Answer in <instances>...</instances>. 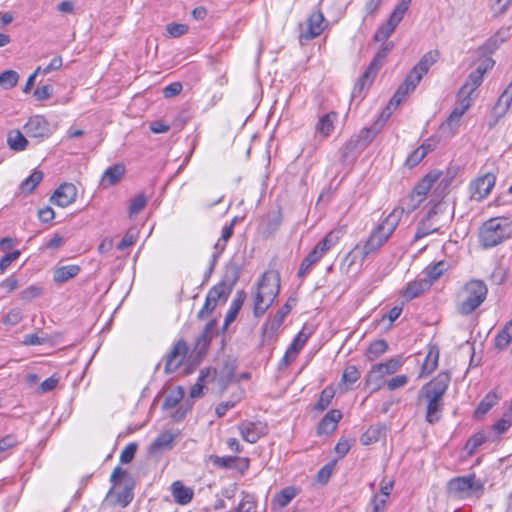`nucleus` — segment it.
Instances as JSON below:
<instances>
[{
	"label": "nucleus",
	"instance_id": "nucleus-1",
	"mask_svg": "<svg viewBox=\"0 0 512 512\" xmlns=\"http://www.w3.org/2000/svg\"><path fill=\"white\" fill-rule=\"evenodd\" d=\"M401 218L402 210H392L364 242L357 244L353 248L350 252V255H353V259L355 260L359 257L363 261L370 254L379 250L393 234Z\"/></svg>",
	"mask_w": 512,
	"mask_h": 512
},
{
	"label": "nucleus",
	"instance_id": "nucleus-2",
	"mask_svg": "<svg viewBox=\"0 0 512 512\" xmlns=\"http://www.w3.org/2000/svg\"><path fill=\"white\" fill-rule=\"evenodd\" d=\"M449 383L450 375L447 372H441L421 388L420 393L427 401L426 420L431 424L440 418L443 406L442 397L447 391Z\"/></svg>",
	"mask_w": 512,
	"mask_h": 512
},
{
	"label": "nucleus",
	"instance_id": "nucleus-3",
	"mask_svg": "<svg viewBox=\"0 0 512 512\" xmlns=\"http://www.w3.org/2000/svg\"><path fill=\"white\" fill-rule=\"evenodd\" d=\"M280 291V277L275 271L265 272L258 282L254 296L253 314L261 317L273 304Z\"/></svg>",
	"mask_w": 512,
	"mask_h": 512
},
{
	"label": "nucleus",
	"instance_id": "nucleus-4",
	"mask_svg": "<svg viewBox=\"0 0 512 512\" xmlns=\"http://www.w3.org/2000/svg\"><path fill=\"white\" fill-rule=\"evenodd\" d=\"M488 288L484 281L472 279L458 293L457 311L464 316L474 312L487 297Z\"/></svg>",
	"mask_w": 512,
	"mask_h": 512
},
{
	"label": "nucleus",
	"instance_id": "nucleus-5",
	"mask_svg": "<svg viewBox=\"0 0 512 512\" xmlns=\"http://www.w3.org/2000/svg\"><path fill=\"white\" fill-rule=\"evenodd\" d=\"M512 235V224L501 218L487 220L479 232V240L484 248H492L509 239Z\"/></svg>",
	"mask_w": 512,
	"mask_h": 512
},
{
	"label": "nucleus",
	"instance_id": "nucleus-6",
	"mask_svg": "<svg viewBox=\"0 0 512 512\" xmlns=\"http://www.w3.org/2000/svg\"><path fill=\"white\" fill-rule=\"evenodd\" d=\"M444 209V205L438 203L429 210L417 226L414 241L420 240L432 233H441L442 228L447 226L450 221V217L444 213Z\"/></svg>",
	"mask_w": 512,
	"mask_h": 512
},
{
	"label": "nucleus",
	"instance_id": "nucleus-7",
	"mask_svg": "<svg viewBox=\"0 0 512 512\" xmlns=\"http://www.w3.org/2000/svg\"><path fill=\"white\" fill-rule=\"evenodd\" d=\"M484 483L474 473L452 478L447 484L448 494L457 499H466L483 494Z\"/></svg>",
	"mask_w": 512,
	"mask_h": 512
},
{
	"label": "nucleus",
	"instance_id": "nucleus-8",
	"mask_svg": "<svg viewBox=\"0 0 512 512\" xmlns=\"http://www.w3.org/2000/svg\"><path fill=\"white\" fill-rule=\"evenodd\" d=\"M438 173L427 174L413 189L410 195L403 199L399 206L393 210H402L404 214L413 212L425 199L427 193L430 191L434 183L439 179Z\"/></svg>",
	"mask_w": 512,
	"mask_h": 512
},
{
	"label": "nucleus",
	"instance_id": "nucleus-9",
	"mask_svg": "<svg viewBox=\"0 0 512 512\" xmlns=\"http://www.w3.org/2000/svg\"><path fill=\"white\" fill-rule=\"evenodd\" d=\"M393 44L392 43H386L384 44L381 49L377 52L375 57L370 62L369 66L363 73V75L360 77L358 82L355 84L353 91H352V97L360 96L362 91L370 86L372 83L374 77L376 76L379 69L382 67L385 58L389 54V52L392 50Z\"/></svg>",
	"mask_w": 512,
	"mask_h": 512
},
{
	"label": "nucleus",
	"instance_id": "nucleus-10",
	"mask_svg": "<svg viewBox=\"0 0 512 512\" xmlns=\"http://www.w3.org/2000/svg\"><path fill=\"white\" fill-rule=\"evenodd\" d=\"M412 0H400L395 6L387 21L379 26L374 34V40L377 42L387 40L392 33L395 31L399 23L404 18V15L408 11Z\"/></svg>",
	"mask_w": 512,
	"mask_h": 512
},
{
	"label": "nucleus",
	"instance_id": "nucleus-11",
	"mask_svg": "<svg viewBox=\"0 0 512 512\" xmlns=\"http://www.w3.org/2000/svg\"><path fill=\"white\" fill-rule=\"evenodd\" d=\"M400 365V361L396 359L374 365L367 375V385L373 391L379 390L385 383V377L398 371Z\"/></svg>",
	"mask_w": 512,
	"mask_h": 512
},
{
	"label": "nucleus",
	"instance_id": "nucleus-12",
	"mask_svg": "<svg viewBox=\"0 0 512 512\" xmlns=\"http://www.w3.org/2000/svg\"><path fill=\"white\" fill-rule=\"evenodd\" d=\"M496 176L486 173L470 182L469 191L472 200L481 201L486 198L495 186Z\"/></svg>",
	"mask_w": 512,
	"mask_h": 512
},
{
	"label": "nucleus",
	"instance_id": "nucleus-13",
	"mask_svg": "<svg viewBox=\"0 0 512 512\" xmlns=\"http://www.w3.org/2000/svg\"><path fill=\"white\" fill-rule=\"evenodd\" d=\"M327 26L323 13L320 10L313 11L307 21L306 27L301 31L300 38L311 40L318 37Z\"/></svg>",
	"mask_w": 512,
	"mask_h": 512
},
{
	"label": "nucleus",
	"instance_id": "nucleus-14",
	"mask_svg": "<svg viewBox=\"0 0 512 512\" xmlns=\"http://www.w3.org/2000/svg\"><path fill=\"white\" fill-rule=\"evenodd\" d=\"M380 131L378 122H375L371 127L363 128L358 135L352 137L346 144L345 149L347 152H353L357 149L366 148Z\"/></svg>",
	"mask_w": 512,
	"mask_h": 512
},
{
	"label": "nucleus",
	"instance_id": "nucleus-15",
	"mask_svg": "<svg viewBox=\"0 0 512 512\" xmlns=\"http://www.w3.org/2000/svg\"><path fill=\"white\" fill-rule=\"evenodd\" d=\"M24 131L28 137L44 139L51 134L50 124L42 115L30 117L24 125Z\"/></svg>",
	"mask_w": 512,
	"mask_h": 512
},
{
	"label": "nucleus",
	"instance_id": "nucleus-16",
	"mask_svg": "<svg viewBox=\"0 0 512 512\" xmlns=\"http://www.w3.org/2000/svg\"><path fill=\"white\" fill-rule=\"evenodd\" d=\"M77 196V188L71 183L61 184L53 193L50 201L62 208L72 204Z\"/></svg>",
	"mask_w": 512,
	"mask_h": 512
},
{
	"label": "nucleus",
	"instance_id": "nucleus-17",
	"mask_svg": "<svg viewBox=\"0 0 512 512\" xmlns=\"http://www.w3.org/2000/svg\"><path fill=\"white\" fill-rule=\"evenodd\" d=\"M187 351L188 346L186 342L183 340L177 341L166 357L165 372H175L184 360Z\"/></svg>",
	"mask_w": 512,
	"mask_h": 512
},
{
	"label": "nucleus",
	"instance_id": "nucleus-18",
	"mask_svg": "<svg viewBox=\"0 0 512 512\" xmlns=\"http://www.w3.org/2000/svg\"><path fill=\"white\" fill-rule=\"evenodd\" d=\"M238 430L243 440L253 444L266 434V425L261 422L244 421L239 424Z\"/></svg>",
	"mask_w": 512,
	"mask_h": 512
},
{
	"label": "nucleus",
	"instance_id": "nucleus-19",
	"mask_svg": "<svg viewBox=\"0 0 512 512\" xmlns=\"http://www.w3.org/2000/svg\"><path fill=\"white\" fill-rule=\"evenodd\" d=\"M512 104V81L506 87V89L499 96L496 104L492 110V117L494 121L489 123L490 127L496 125L500 118H502L509 110Z\"/></svg>",
	"mask_w": 512,
	"mask_h": 512
},
{
	"label": "nucleus",
	"instance_id": "nucleus-20",
	"mask_svg": "<svg viewBox=\"0 0 512 512\" xmlns=\"http://www.w3.org/2000/svg\"><path fill=\"white\" fill-rule=\"evenodd\" d=\"M420 83L418 76H415L411 72H409L404 80V82L398 87L396 92L391 98V104L394 105V108H397L398 105L404 100V98L411 92L415 90L417 85Z\"/></svg>",
	"mask_w": 512,
	"mask_h": 512
},
{
	"label": "nucleus",
	"instance_id": "nucleus-21",
	"mask_svg": "<svg viewBox=\"0 0 512 512\" xmlns=\"http://www.w3.org/2000/svg\"><path fill=\"white\" fill-rule=\"evenodd\" d=\"M344 234V226H338L332 229L329 233H327L325 237L322 240H320L314 248L317 249L324 256L327 253V251H329L339 242V240L344 236Z\"/></svg>",
	"mask_w": 512,
	"mask_h": 512
},
{
	"label": "nucleus",
	"instance_id": "nucleus-22",
	"mask_svg": "<svg viewBox=\"0 0 512 512\" xmlns=\"http://www.w3.org/2000/svg\"><path fill=\"white\" fill-rule=\"evenodd\" d=\"M431 287V281L423 277H418L413 281L407 283L406 287L402 290V297L406 300H412L418 297L421 293Z\"/></svg>",
	"mask_w": 512,
	"mask_h": 512
},
{
	"label": "nucleus",
	"instance_id": "nucleus-23",
	"mask_svg": "<svg viewBox=\"0 0 512 512\" xmlns=\"http://www.w3.org/2000/svg\"><path fill=\"white\" fill-rule=\"evenodd\" d=\"M234 223L235 219H233L230 224L225 225L222 228L221 237L214 245V252L212 254L210 269H213L219 256L225 250L227 241L232 237L234 232Z\"/></svg>",
	"mask_w": 512,
	"mask_h": 512
},
{
	"label": "nucleus",
	"instance_id": "nucleus-24",
	"mask_svg": "<svg viewBox=\"0 0 512 512\" xmlns=\"http://www.w3.org/2000/svg\"><path fill=\"white\" fill-rule=\"evenodd\" d=\"M439 58V53L436 50L425 53L419 62L411 69V73L418 76L419 80L426 75L432 65H434Z\"/></svg>",
	"mask_w": 512,
	"mask_h": 512
},
{
	"label": "nucleus",
	"instance_id": "nucleus-25",
	"mask_svg": "<svg viewBox=\"0 0 512 512\" xmlns=\"http://www.w3.org/2000/svg\"><path fill=\"white\" fill-rule=\"evenodd\" d=\"M341 418L342 413L340 410H330L318 424L317 433L319 435L332 433L337 428Z\"/></svg>",
	"mask_w": 512,
	"mask_h": 512
},
{
	"label": "nucleus",
	"instance_id": "nucleus-26",
	"mask_svg": "<svg viewBox=\"0 0 512 512\" xmlns=\"http://www.w3.org/2000/svg\"><path fill=\"white\" fill-rule=\"evenodd\" d=\"M125 171V166L122 163L108 167L101 177V186L107 188L117 184L124 176Z\"/></svg>",
	"mask_w": 512,
	"mask_h": 512
},
{
	"label": "nucleus",
	"instance_id": "nucleus-27",
	"mask_svg": "<svg viewBox=\"0 0 512 512\" xmlns=\"http://www.w3.org/2000/svg\"><path fill=\"white\" fill-rule=\"evenodd\" d=\"M171 493L174 501L179 505L189 504L194 496L193 489L183 485L181 481H175L172 483Z\"/></svg>",
	"mask_w": 512,
	"mask_h": 512
},
{
	"label": "nucleus",
	"instance_id": "nucleus-28",
	"mask_svg": "<svg viewBox=\"0 0 512 512\" xmlns=\"http://www.w3.org/2000/svg\"><path fill=\"white\" fill-rule=\"evenodd\" d=\"M214 327H215L214 321L208 322L206 324L205 328L203 329V331L196 338L194 349L198 356H202L206 353V351L210 345V342L212 340V337H213Z\"/></svg>",
	"mask_w": 512,
	"mask_h": 512
},
{
	"label": "nucleus",
	"instance_id": "nucleus-29",
	"mask_svg": "<svg viewBox=\"0 0 512 512\" xmlns=\"http://www.w3.org/2000/svg\"><path fill=\"white\" fill-rule=\"evenodd\" d=\"M337 120L338 113L334 111L322 115L316 124V132L325 138L331 136L335 129V123Z\"/></svg>",
	"mask_w": 512,
	"mask_h": 512
},
{
	"label": "nucleus",
	"instance_id": "nucleus-30",
	"mask_svg": "<svg viewBox=\"0 0 512 512\" xmlns=\"http://www.w3.org/2000/svg\"><path fill=\"white\" fill-rule=\"evenodd\" d=\"M393 489L392 481H383L380 486V493L375 494L371 499L370 505L374 507L376 512H383L385 509V505L387 503V499L391 494Z\"/></svg>",
	"mask_w": 512,
	"mask_h": 512
},
{
	"label": "nucleus",
	"instance_id": "nucleus-31",
	"mask_svg": "<svg viewBox=\"0 0 512 512\" xmlns=\"http://www.w3.org/2000/svg\"><path fill=\"white\" fill-rule=\"evenodd\" d=\"M106 499L113 505L126 507L132 501L133 493L129 487H125L122 491H117L116 487H113L108 492Z\"/></svg>",
	"mask_w": 512,
	"mask_h": 512
},
{
	"label": "nucleus",
	"instance_id": "nucleus-32",
	"mask_svg": "<svg viewBox=\"0 0 512 512\" xmlns=\"http://www.w3.org/2000/svg\"><path fill=\"white\" fill-rule=\"evenodd\" d=\"M175 435L170 431H164L158 435L155 440L149 446V453L156 454L159 451L171 449Z\"/></svg>",
	"mask_w": 512,
	"mask_h": 512
},
{
	"label": "nucleus",
	"instance_id": "nucleus-33",
	"mask_svg": "<svg viewBox=\"0 0 512 512\" xmlns=\"http://www.w3.org/2000/svg\"><path fill=\"white\" fill-rule=\"evenodd\" d=\"M439 360V350L436 347H431L428 350V353L423 361L420 377H427L430 375L437 367Z\"/></svg>",
	"mask_w": 512,
	"mask_h": 512
},
{
	"label": "nucleus",
	"instance_id": "nucleus-34",
	"mask_svg": "<svg viewBox=\"0 0 512 512\" xmlns=\"http://www.w3.org/2000/svg\"><path fill=\"white\" fill-rule=\"evenodd\" d=\"M78 265H65L55 269L53 273V280L57 283H64L76 277L80 272Z\"/></svg>",
	"mask_w": 512,
	"mask_h": 512
},
{
	"label": "nucleus",
	"instance_id": "nucleus-35",
	"mask_svg": "<svg viewBox=\"0 0 512 512\" xmlns=\"http://www.w3.org/2000/svg\"><path fill=\"white\" fill-rule=\"evenodd\" d=\"M499 401V396L494 392L490 391L486 394V396L481 400L479 405L474 411L475 418H482L487 412L494 407Z\"/></svg>",
	"mask_w": 512,
	"mask_h": 512
},
{
	"label": "nucleus",
	"instance_id": "nucleus-36",
	"mask_svg": "<svg viewBox=\"0 0 512 512\" xmlns=\"http://www.w3.org/2000/svg\"><path fill=\"white\" fill-rule=\"evenodd\" d=\"M7 144L11 150L23 151L27 148L28 141L20 130H11L7 134Z\"/></svg>",
	"mask_w": 512,
	"mask_h": 512
},
{
	"label": "nucleus",
	"instance_id": "nucleus-37",
	"mask_svg": "<svg viewBox=\"0 0 512 512\" xmlns=\"http://www.w3.org/2000/svg\"><path fill=\"white\" fill-rule=\"evenodd\" d=\"M386 433L385 425H376L369 427L361 436V443L363 445H370L377 442Z\"/></svg>",
	"mask_w": 512,
	"mask_h": 512
},
{
	"label": "nucleus",
	"instance_id": "nucleus-38",
	"mask_svg": "<svg viewBox=\"0 0 512 512\" xmlns=\"http://www.w3.org/2000/svg\"><path fill=\"white\" fill-rule=\"evenodd\" d=\"M449 264L446 261H439L434 265L426 267L423 274L427 280L431 281V285L438 280L445 271H447Z\"/></svg>",
	"mask_w": 512,
	"mask_h": 512
},
{
	"label": "nucleus",
	"instance_id": "nucleus-39",
	"mask_svg": "<svg viewBox=\"0 0 512 512\" xmlns=\"http://www.w3.org/2000/svg\"><path fill=\"white\" fill-rule=\"evenodd\" d=\"M512 341V321H509L505 326L498 332L495 337L496 348L503 350L509 346Z\"/></svg>",
	"mask_w": 512,
	"mask_h": 512
},
{
	"label": "nucleus",
	"instance_id": "nucleus-40",
	"mask_svg": "<svg viewBox=\"0 0 512 512\" xmlns=\"http://www.w3.org/2000/svg\"><path fill=\"white\" fill-rule=\"evenodd\" d=\"M42 179L43 173L40 170H34L29 177L21 182L19 190L21 193L29 194L37 187Z\"/></svg>",
	"mask_w": 512,
	"mask_h": 512
},
{
	"label": "nucleus",
	"instance_id": "nucleus-41",
	"mask_svg": "<svg viewBox=\"0 0 512 512\" xmlns=\"http://www.w3.org/2000/svg\"><path fill=\"white\" fill-rule=\"evenodd\" d=\"M282 323V321H280L274 316L272 318L267 319L262 327L263 341L272 340L276 336V333L281 327Z\"/></svg>",
	"mask_w": 512,
	"mask_h": 512
},
{
	"label": "nucleus",
	"instance_id": "nucleus-42",
	"mask_svg": "<svg viewBox=\"0 0 512 512\" xmlns=\"http://www.w3.org/2000/svg\"><path fill=\"white\" fill-rule=\"evenodd\" d=\"M509 37V29L508 28H501L499 29L493 36H491L485 46L486 49L490 52H493L494 50L498 49L500 45H502Z\"/></svg>",
	"mask_w": 512,
	"mask_h": 512
},
{
	"label": "nucleus",
	"instance_id": "nucleus-43",
	"mask_svg": "<svg viewBox=\"0 0 512 512\" xmlns=\"http://www.w3.org/2000/svg\"><path fill=\"white\" fill-rule=\"evenodd\" d=\"M335 396V389L333 386H327L320 394V397L314 405V410L324 411L331 404L332 399Z\"/></svg>",
	"mask_w": 512,
	"mask_h": 512
},
{
	"label": "nucleus",
	"instance_id": "nucleus-44",
	"mask_svg": "<svg viewBox=\"0 0 512 512\" xmlns=\"http://www.w3.org/2000/svg\"><path fill=\"white\" fill-rule=\"evenodd\" d=\"M244 302V296L239 294L231 303L224 319V328H227L236 318Z\"/></svg>",
	"mask_w": 512,
	"mask_h": 512
},
{
	"label": "nucleus",
	"instance_id": "nucleus-45",
	"mask_svg": "<svg viewBox=\"0 0 512 512\" xmlns=\"http://www.w3.org/2000/svg\"><path fill=\"white\" fill-rule=\"evenodd\" d=\"M185 391L181 386L172 389L165 397L163 408L171 409L175 407L184 397Z\"/></svg>",
	"mask_w": 512,
	"mask_h": 512
},
{
	"label": "nucleus",
	"instance_id": "nucleus-46",
	"mask_svg": "<svg viewBox=\"0 0 512 512\" xmlns=\"http://www.w3.org/2000/svg\"><path fill=\"white\" fill-rule=\"evenodd\" d=\"M483 81L482 72L480 70L472 71L467 77L465 83L462 85L463 93L467 91L475 92Z\"/></svg>",
	"mask_w": 512,
	"mask_h": 512
},
{
	"label": "nucleus",
	"instance_id": "nucleus-47",
	"mask_svg": "<svg viewBox=\"0 0 512 512\" xmlns=\"http://www.w3.org/2000/svg\"><path fill=\"white\" fill-rule=\"evenodd\" d=\"M388 345L385 340L373 341L366 352V356L369 360L373 361L380 357L387 351Z\"/></svg>",
	"mask_w": 512,
	"mask_h": 512
},
{
	"label": "nucleus",
	"instance_id": "nucleus-48",
	"mask_svg": "<svg viewBox=\"0 0 512 512\" xmlns=\"http://www.w3.org/2000/svg\"><path fill=\"white\" fill-rule=\"evenodd\" d=\"M19 74L14 70H6L0 74V86L9 90L17 85Z\"/></svg>",
	"mask_w": 512,
	"mask_h": 512
},
{
	"label": "nucleus",
	"instance_id": "nucleus-49",
	"mask_svg": "<svg viewBox=\"0 0 512 512\" xmlns=\"http://www.w3.org/2000/svg\"><path fill=\"white\" fill-rule=\"evenodd\" d=\"M486 441V436L482 432H478L474 435H472L466 445H465V451L468 455H473L475 451Z\"/></svg>",
	"mask_w": 512,
	"mask_h": 512
},
{
	"label": "nucleus",
	"instance_id": "nucleus-50",
	"mask_svg": "<svg viewBox=\"0 0 512 512\" xmlns=\"http://www.w3.org/2000/svg\"><path fill=\"white\" fill-rule=\"evenodd\" d=\"M360 378V372L358 369L351 365L345 368L342 374L341 383L346 385L348 389L352 384H354Z\"/></svg>",
	"mask_w": 512,
	"mask_h": 512
},
{
	"label": "nucleus",
	"instance_id": "nucleus-51",
	"mask_svg": "<svg viewBox=\"0 0 512 512\" xmlns=\"http://www.w3.org/2000/svg\"><path fill=\"white\" fill-rule=\"evenodd\" d=\"M235 512H257L254 496L245 494L240 503L235 508Z\"/></svg>",
	"mask_w": 512,
	"mask_h": 512
},
{
	"label": "nucleus",
	"instance_id": "nucleus-52",
	"mask_svg": "<svg viewBox=\"0 0 512 512\" xmlns=\"http://www.w3.org/2000/svg\"><path fill=\"white\" fill-rule=\"evenodd\" d=\"M296 496L295 490L291 487L285 488L275 496L274 501L281 508L287 506L291 500Z\"/></svg>",
	"mask_w": 512,
	"mask_h": 512
},
{
	"label": "nucleus",
	"instance_id": "nucleus-53",
	"mask_svg": "<svg viewBox=\"0 0 512 512\" xmlns=\"http://www.w3.org/2000/svg\"><path fill=\"white\" fill-rule=\"evenodd\" d=\"M146 203L147 199L143 194H139L131 199L128 209L130 217L137 215L145 207Z\"/></svg>",
	"mask_w": 512,
	"mask_h": 512
},
{
	"label": "nucleus",
	"instance_id": "nucleus-54",
	"mask_svg": "<svg viewBox=\"0 0 512 512\" xmlns=\"http://www.w3.org/2000/svg\"><path fill=\"white\" fill-rule=\"evenodd\" d=\"M22 320V311L19 308L10 309L2 318V323L8 326H15Z\"/></svg>",
	"mask_w": 512,
	"mask_h": 512
},
{
	"label": "nucleus",
	"instance_id": "nucleus-55",
	"mask_svg": "<svg viewBox=\"0 0 512 512\" xmlns=\"http://www.w3.org/2000/svg\"><path fill=\"white\" fill-rule=\"evenodd\" d=\"M63 64L61 56H55L48 65L38 66L36 68V74L47 75L52 71H56L61 68Z\"/></svg>",
	"mask_w": 512,
	"mask_h": 512
},
{
	"label": "nucleus",
	"instance_id": "nucleus-56",
	"mask_svg": "<svg viewBox=\"0 0 512 512\" xmlns=\"http://www.w3.org/2000/svg\"><path fill=\"white\" fill-rule=\"evenodd\" d=\"M425 156H426L425 151H423L419 147H417L407 157V159L405 161V166L408 168H413L416 165H418L425 158Z\"/></svg>",
	"mask_w": 512,
	"mask_h": 512
},
{
	"label": "nucleus",
	"instance_id": "nucleus-57",
	"mask_svg": "<svg viewBox=\"0 0 512 512\" xmlns=\"http://www.w3.org/2000/svg\"><path fill=\"white\" fill-rule=\"evenodd\" d=\"M472 95H473V92L467 91L466 93H463V88H460V90L458 92L457 105L459 107H461L462 111H467L470 108V106L472 105V103H473Z\"/></svg>",
	"mask_w": 512,
	"mask_h": 512
},
{
	"label": "nucleus",
	"instance_id": "nucleus-58",
	"mask_svg": "<svg viewBox=\"0 0 512 512\" xmlns=\"http://www.w3.org/2000/svg\"><path fill=\"white\" fill-rule=\"evenodd\" d=\"M42 294V288L37 285H31L21 291L20 297L25 301H31Z\"/></svg>",
	"mask_w": 512,
	"mask_h": 512
},
{
	"label": "nucleus",
	"instance_id": "nucleus-59",
	"mask_svg": "<svg viewBox=\"0 0 512 512\" xmlns=\"http://www.w3.org/2000/svg\"><path fill=\"white\" fill-rule=\"evenodd\" d=\"M309 333H306L304 330H301L293 339L292 343L289 345L290 349H295V352L298 354L300 350L304 347L305 343L309 338Z\"/></svg>",
	"mask_w": 512,
	"mask_h": 512
},
{
	"label": "nucleus",
	"instance_id": "nucleus-60",
	"mask_svg": "<svg viewBox=\"0 0 512 512\" xmlns=\"http://www.w3.org/2000/svg\"><path fill=\"white\" fill-rule=\"evenodd\" d=\"M225 289L226 286L224 283L217 284L209 290L206 297L217 305L219 299L224 295Z\"/></svg>",
	"mask_w": 512,
	"mask_h": 512
},
{
	"label": "nucleus",
	"instance_id": "nucleus-61",
	"mask_svg": "<svg viewBox=\"0 0 512 512\" xmlns=\"http://www.w3.org/2000/svg\"><path fill=\"white\" fill-rule=\"evenodd\" d=\"M136 450H137L136 443L127 444L120 454V461L124 464L130 463L135 456Z\"/></svg>",
	"mask_w": 512,
	"mask_h": 512
},
{
	"label": "nucleus",
	"instance_id": "nucleus-62",
	"mask_svg": "<svg viewBox=\"0 0 512 512\" xmlns=\"http://www.w3.org/2000/svg\"><path fill=\"white\" fill-rule=\"evenodd\" d=\"M263 222L266 225V230L269 233L274 232L281 224V215L279 213H275L272 216L268 215Z\"/></svg>",
	"mask_w": 512,
	"mask_h": 512
},
{
	"label": "nucleus",
	"instance_id": "nucleus-63",
	"mask_svg": "<svg viewBox=\"0 0 512 512\" xmlns=\"http://www.w3.org/2000/svg\"><path fill=\"white\" fill-rule=\"evenodd\" d=\"M19 256H20L19 250H14L13 252L4 255L0 259V273H4L5 270L11 265V263L13 261L17 260L19 258Z\"/></svg>",
	"mask_w": 512,
	"mask_h": 512
},
{
	"label": "nucleus",
	"instance_id": "nucleus-64",
	"mask_svg": "<svg viewBox=\"0 0 512 512\" xmlns=\"http://www.w3.org/2000/svg\"><path fill=\"white\" fill-rule=\"evenodd\" d=\"M206 378V375L204 374V371L202 370L198 376L197 382L191 387L190 389V397L191 398H198L201 397L203 394V381Z\"/></svg>",
	"mask_w": 512,
	"mask_h": 512
}]
</instances>
